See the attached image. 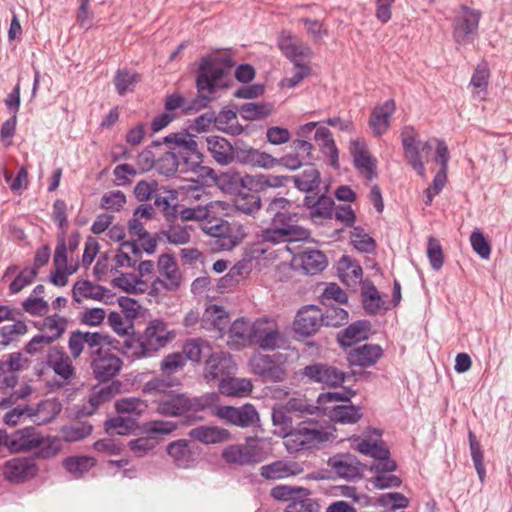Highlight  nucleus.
<instances>
[{"instance_id": "obj_5", "label": "nucleus", "mask_w": 512, "mask_h": 512, "mask_svg": "<svg viewBox=\"0 0 512 512\" xmlns=\"http://www.w3.org/2000/svg\"><path fill=\"white\" fill-rule=\"evenodd\" d=\"M217 399L215 393L189 397L183 393H169L158 401L157 412L163 416L179 417L189 412H199L211 407Z\"/></svg>"}, {"instance_id": "obj_22", "label": "nucleus", "mask_w": 512, "mask_h": 512, "mask_svg": "<svg viewBox=\"0 0 512 512\" xmlns=\"http://www.w3.org/2000/svg\"><path fill=\"white\" fill-rule=\"evenodd\" d=\"M39 443V432L33 426L24 427L8 433L6 448L12 453L35 450Z\"/></svg>"}, {"instance_id": "obj_27", "label": "nucleus", "mask_w": 512, "mask_h": 512, "mask_svg": "<svg viewBox=\"0 0 512 512\" xmlns=\"http://www.w3.org/2000/svg\"><path fill=\"white\" fill-rule=\"evenodd\" d=\"M329 465L342 478L355 479L360 478L363 470V465L353 455H341L338 458L329 460Z\"/></svg>"}, {"instance_id": "obj_52", "label": "nucleus", "mask_w": 512, "mask_h": 512, "mask_svg": "<svg viewBox=\"0 0 512 512\" xmlns=\"http://www.w3.org/2000/svg\"><path fill=\"white\" fill-rule=\"evenodd\" d=\"M112 397L113 389L110 386L93 389L88 398L89 407L84 405L83 413L86 415H92L100 404L109 401Z\"/></svg>"}, {"instance_id": "obj_25", "label": "nucleus", "mask_w": 512, "mask_h": 512, "mask_svg": "<svg viewBox=\"0 0 512 512\" xmlns=\"http://www.w3.org/2000/svg\"><path fill=\"white\" fill-rule=\"evenodd\" d=\"M36 327L41 332L40 334L50 344L59 340L66 332L68 327V319L57 313L46 316L41 322L36 324Z\"/></svg>"}, {"instance_id": "obj_36", "label": "nucleus", "mask_w": 512, "mask_h": 512, "mask_svg": "<svg viewBox=\"0 0 512 512\" xmlns=\"http://www.w3.org/2000/svg\"><path fill=\"white\" fill-rule=\"evenodd\" d=\"M30 419L38 424H46L56 418L60 412L59 405L53 400L40 401L35 406H30Z\"/></svg>"}, {"instance_id": "obj_18", "label": "nucleus", "mask_w": 512, "mask_h": 512, "mask_svg": "<svg viewBox=\"0 0 512 512\" xmlns=\"http://www.w3.org/2000/svg\"><path fill=\"white\" fill-rule=\"evenodd\" d=\"M72 359L62 347L52 346L47 350L45 363L61 379L62 383L69 384L76 377Z\"/></svg>"}, {"instance_id": "obj_32", "label": "nucleus", "mask_w": 512, "mask_h": 512, "mask_svg": "<svg viewBox=\"0 0 512 512\" xmlns=\"http://www.w3.org/2000/svg\"><path fill=\"white\" fill-rule=\"evenodd\" d=\"M341 281L347 286H356L362 280L363 270L360 264L350 256L343 255L337 265Z\"/></svg>"}, {"instance_id": "obj_34", "label": "nucleus", "mask_w": 512, "mask_h": 512, "mask_svg": "<svg viewBox=\"0 0 512 512\" xmlns=\"http://www.w3.org/2000/svg\"><path fill=\"white\" fill-rule=\"evenodd\" d=\"M167 453L173 458L176 466L189 468L194 463V457L190 448V442L186 439H179L167 446Z\"/></svg>"}, {"instance_id": "obj_53", "label": "nucleus", "mask_w": 512, "mask_h": 512, "mask_svg": "<svg viewBox=\"0 0 512 512\" xmlns=\"http://www.w3.org/2000/svg\"><path fill=\"white\" fill-rule=\"evenodd\" d=\"M235 206L237 210L251 215L260 209L261 198L255 192L239 193L235 200Z\"/></svg>"}, {"instance_id": "obj_47", "label": "nucleus", "mask_w": 512, "mask_h": 512, "mask_svg": "<svg viewBox=\"0 0 512 512\" xmlns=\"http://www.w3.org/2000/svg\"><path fill=\"white\" fill-rule=\"evenodd\" d=\"M469 446H470V454L472 461L474 463V467L478 474L479 480L481 483L485 481L486 470L483 464L484 454L481 447L480 442L476 439L475 434L469 430L468 432Z\"/></svg>"}, {"instance_id": "obj_44", "label": "nucleus", "mask_w": 512, "mask_h": 512, "mask_svg": "<svg viewBox=\"0 0 512 512\" xmlns=\"http://www.w3.org/2000/svg\"><path fill=\"white\" fill-rule=\"evenodd\" d=\"M362 417L361 408L354 405H339L331 412V419L341 424H354Z\"/></svg>"}, {"instance_id": "obj_33", "label": "nucleus", "mask_w": 512, "mask_h": 512, "mask_svg": "<svg viewBox=\"0 0 512 512\" xmlns=\"http://www.w3.org/2000/svg\"><path fill=\"white\" fill-rule=\"evenodd\" d=\"M295 187L306 193L316 192L321 183L320 172L312 164L307 165L304 170L297 174L290 176Z\"/></svg>"}, {"instance_id": "obj_10", "label": "nucleus", "mask_w": 512, "mask_h": 512, "mask_svg": "<svg viewBox=\"0 0 512 512\" xmlns=\"http://www.w3.org/2000/svg\"><path fill=\"white\" fill-rule=\"evenodd\" d=\"M300 376L306 383H317L326 387H337L344 383L346 373L333 365L315 362L301 369Z\"/></svg>"}, {"instance_id": "obj_3", "label": "nucleus", "mask_w": 512, "mask_h": 512, "mask_svg": "<svg viewBox=\"0 0 512 512\" xmlns=\"http://www.w3.org/2000/svg\"><path fill=\"white\" fill-rule=\"evenodd\" d=\"M176 337V332L170 330L161 319L151 320L142 334L138 337L126 338L123 348L133 358L151 357L160 349L166 347Z\"/></svg>"}, {"instance_id": "obj_62", "label": "nucleus", "mask_w": 512, "mask_h": 512, "mask_svg": "<svg viewBox=\"0 0 512 512\" xmlns=\"http://www.w3.org/2000/svg\"><path fill=\"white\" fill-rule=\"evenodd\" d=\"M191 226L173 225L164 232L167 240L171 244L184 245L190 242Z\"/></svg>"}, {"instance_id": "obj_39", "label": "nucleus", "mask_w": 512, "mask_h": 512, "mask_svg": "<svg viewBox=\"0 0 512 512\" xmlns=\"http://www.w3.org/2000/svg\"><path fill=\"white\" fill-rule=\"evenodd\" d=\"M304 204L310 209L312 218H331L333 215L334 201L328 196L321 195L316 200L306 196Z\"/></svg>"}, {"instance_id": "obj_59", "label": "nucleus", "mask_w": 512, "mask_h": 512, "mask_svg": "<svg viewBox=\"0 0 512 512\" xmlns=\"http://www.w3.org/2000/svg\"><path fill=\"white\" fill-rule=\"evenodd\" d=\"M362 302L365 311L370 315L376 314L384 304L374 285L362 292Z\"/></svg>"}, {"instance_id": "obj_50", "label": "nucleus", "mask_w": 512, "mask_h": 512, "mask_svg": "<svg viewBox=\"0 0 512 512\" xmlns=\"http://www.w3.org/2000/svg\"><path fill=\"white\" fill-rule=\"evenodd\" d=\"M92 429V425L89 423L77 422L70 426L63 427L61 436L65 442H76L89 436Z\"/></svg>"}, {"instance_id": "obj_21", "label": "nucleus", "mask_w": 512, "mask_h": 512, "mask_svg": "<svg viewBox=\"0 0 512 512\" xmlns=\"http://www.w3.org/2000/svg\"><path fill=\"white\" fill-rule=\"evenodd\" d=\"M322 309L315 305L301 308L294 320V331L302 336H310L323 326Z\"/></svg>"}, {"instance_id": "obj_7", "label": "nucleus", "mask_w": 512, "mask_h": 512, "mask_svg": "<svg viewBox=\"0 0 512 512\" xmlns=\"http://www.w3.org/2000/svg\"><path fill=\"white\" fill-rule=\"evenodd\" d=\"M201 230L213 238V248L219 251H230L246 237V227L239 222L229 223L222 219L206 224Z\"/></svg>"}, {"instance_id": "obj_6", "label": "nucleus", "mask_w": 512, "mask_h": 512, "mask_svg": "<svg viewBox=\"0 0 512 512\" xmlns=\"http://www.w3.org/2000/svg\"><path fill=\"white\" fill-rule=\"evenodd\" d=\"M330 433L317 421H302L284 437L288 452L309 450L329 440Z\"/></svg>"}, {"instance_id": "obj_38", "label": "nucleus", "mask_w": 512, "mask_h": 512, "mask_svg": "<svg viewBox=\"0 0 512 512\" xmlns=\"http://www.w3.org/2000/svg\"><path fill=\"white\" fill-rule=\"evenodd\" d=\"M219 391L223 395L242 397L252 391V383L248 379L234 378L232 375L222 379L218 384Z\"/></svg>"}, {"instance_id": "obj_19", "label": "nucleus", "mask_w": 512, "mask_h": 512, "mask_svg": "<svg viewBox=\"0 0 512 512\" xmlns=\"http://www.w3.org/2000/svg\"><path fill=\"white\" fill-rule=\"evenodd\" d=\"M278 48L293 64L303 63L313 55L312 49L291 31L283 30L277 38Z\"/></svg>"}, {"instance_id": "obj_23", "label": "nucleus", "mask_w": 512, "mask_h": 512, "mask_svg": "<svg viewBox=\"0 0 512 512\" xmlns=\"http://www.w3.org/2000/svg\"><path fill=\"white\" fill-rule=\"evenodd\" d=\"M38 472V467L33 459L27 457H18L8 460L4 464L3 473L5 477L15 483H21L34 477Z\"/></svg>"}, {"instance_id": "obj_57", "label": "nucleus", "mask_w": 512, "mask_h": 512, "mask_svg": "<svg viewBox=\"0 0 512 512\" xmlns=\"http://www.w3.org/2000/svg\"><path fill=\"white\" fill-rule=\"evenodd\" d=\"M366 325L363 322L350 324L342 333L339 342L342 346H351L355 342L366 337Z\"/></svg>"}, {"instance_id": "obj_26", "label": "nucleus", "mask_w": 512, "mask_h": 512, "mask_svg": "<svg viewBox=\"0 0 512 512\" xmlns=\"http://www.w3.org/2000/svg\"><path fill=\"white\" fill-rule=\"evenodd\" d=\"M394 111L395 103L392 99L374 108L369 119V126L375 136H381L388 130Z\"/></svg>"}, {"instance_id": "obj_61", "label": "nucleus", "mask_w": 512, "mask_h": 512, "mask_svg": "<svg viewBox=\"0 0 512 512\" xmlns=\"http://www.w3.org/2000/svg\"><path fill=\"white\" fill-rule=\"evenodd\" d=\"M378 504L386 509L396 510L406 508L409 504V500L402 493L389 492L379 496Z\"/></svg>"}, {"instance_id": "obj_58", "label": "nucleus", "mask_w": 512, "mask_h": 512, "mask_svg": "<svg viewBox=\"0 0 512 512\" xmlns=\"http://www.w3.org/2000/svg\"><path fill=\"white\" fill-rule=\"evenodd\" d=\"M186 365V358L179 352L170 353L160 363V370L164 375H170L181 371Z\"/></svg>"}, {"instance_id": "obj_15", "label": "nucleus", "mask_w": 512, "mask_h": 512, "mask_svg": "<svg viewBox=\"0 0 512 512\" xmlns=\"http://www.w3.org/2000/svg\"><path fill=\"white\" fill-rule=\"evenodd\" d=\"M214 413L226 423L240 428L255 426L260 420L256 408L250 403H246L240 407L228 405L217 406Z\"/></svg>"}, {"instance_id": "obj_37", "label": "nucleus", "mask_w": 512, "mask_h": 512, "mask_svg": "<svg viewBox=\"0 0 512 512\" xmlns=\"http://www.w3.org/2000/svg\"><path fill=\"white\" fill-rule=\"evenodd\" d=\"M106 293H108V290L105 287L88 280L77 281L72 289V297L75 302H80L82 297L102 300Z\"/></svg>"}, {"instance_id": "obj_55", "label": "nucleus", "mask_w": 512, "mask_h": 512, "mask_svg": "<svg viewBox=\"0 0 512 512\" xmlns=\"http://www.w3.org/2000/svg\"><path fill=\"white\" fill-rule=\"evenodd\" d=\"M27 331V325L20 320L12 324L4 325L0 328V344L7 346L19 336L26 334Z\"/></svg>"}, {"instance_id": "obj_63", "label": "nucleus", "mask_w": 512, "mask_h": 512, "mask_svg": "<svg viewBox=\"0 0 512 512\" xmlns=\"http://www.w3.org/2000/svg\"><path fill=\"white\" fill-rule=\"evenodd\" d=\"M30 411H32L30 405H17L4 414L3 422L8 426H16L25 419H30Z\"/></svg>"}, {"instance_id": "obj_51", "label": "nucleus", "mask_w": 512, "mask_h": 512, "mask_svg": "<svg viewBox=\"0 0 512 512\" xmlns=\"http://www.w3.org/2000/svg\"><path fill=\"white\" fill-rule=\"evenodd\" d=\"M35 450L38 458L47 459L55 456L61 450V442L57 437H44L39 432V443Z\"/></svg>"}, {"instance_id": "obj_45", "label": "nucleus", "mask_w": 512, "mask_h": 512, "mask_svg": "<svg viewBox=\"0 0 512 512\" xmlns=\"http://www.w3.org/2000/svg\"><path fill=\"white\" fill-rule=\"evenodd\" d=\"M135 418L116 416L105 421L104 427L108 434L127 435L136 427Z\"/></svg>"}, {"instance_id": "obj_54", "label": "nucleus", "mask_w": 512, "mask_h": 512, "mask_svg": "<svg viewBox=\"0 0 512 512\" xmlns=\"http://www.w3.org/2000/svg\"><path fill=\"white\" fill-rule=\"evenodd\" d=\"M85 348L87 354L93 359L104 351V344L108 343L107 336L100 332L84 331Z\"/></svg>"}, {"instance_id": "obj_2", "label": "nucleus", "mask_w": 512, "mask_h": 512, "mask_svg": "<svg viewBox=\"0 0 512 512\" xmlns=\"http://www.w3.org/2000/svg\"><path fill=\"white\" fill-rule=\"evenodd\" d=\"M162 142L168 144L170 150L157 158L156 169L160 174L171 176L176 172H194L213 178V169L201 165L203 156L193 135L187 132L171 133L163 137Z\"/></svg>"}, {"instance_id": "obj_31", "label": "nucleus", "mask_w": 512, "mask_h": 512, "mask_svg": "<svg viewBox=\"0 0 512 512\" xmlns=\"http://www.w3.org/2000/svg\"><path fill=\"white\" fill-rule=\"evenodd\" d=\"M383 350L377 344H364L350 351L348 360L352 365L369 367L382 356Z\"/></svg>"}, {"instance_id": "obj_12", "label": "nucleus", "mask_w": 512, "mask_h": 512, "mask_svg": "<svg viewBox=\"0 0 512 512\" xmlns=\"http://www.w3.org/2000/svg\"><path fill=\"white\" fill-rule=\"evenodd\" d=\"M159 277L151 284L152 290L156 292L177 291L182 282L181 272L170 254H163L158 259Z\"/></svg>"}, {"instance_id": "obj_4", "label": "nucleus", "mask_w": 512, "mask_h": 512, "mask_svg": "<svg viewBox=\"0 0 512 512\" xmlns=\"http://www.w3.org/2000/svg\"><path fill=\"white\" fill-rule=\"evenodd\" d=\"M298 222L299 215L294 212L274 219L269 227L261 230L259 238L263 243L271 245L305 241L310 237V231Z\"/></svg>"}, {"instance_id": "obj_60", "label": "nucleus", "mask_w": 512, "mask_h": 512, "mask_svg": "<svg viewBox=\"0 0 512 512\" xmlns=\"http://www.w3.org/2000/svg\"><path fill=\"white\" fill-rule=\"evenodd\" d=\"M174 385L173 380L168 376H157L147 381L143 386V392L149 395H166V391Z\"/></svg>"}, {"instance_id": "obj_42", "label": "nucleus", "mask_w": 512, "mask_h": 512, "mask_svg": "<svg viewBox=\"0 0 512 512\" xmlns=\"http://www.w3.org/2000/svg\"><path fill=\"white\" fill-rule=\"evenodd\" d=\"M302 491L288 503L285 512H319V504L310 497V491L307 488Z\"/></svg>"}, {"instance_id": "obj_24", "label": "nucleus", "mask_w": 512, "mask_h": 512, "mask_svg": "<svg viewBox=\"0 0 512 512\" xmlns=\"http://www.w3.org/2000/svg\"><path fill=\"white\" fill-rule=\"evenodd\" d=\"M350 153L353 156L355 167L366 179L372 180L376 177L375 160L369 155V151L363 140H351Z\"/></svg>"}, {"instance_id": "obj_29", "label": "nucleus", "mask_w": 512, "mask_h": 512, "mask_svg": "<svg viewBox=\"0 0 512 512\" xmlns=\"http://www.w3.org/2000/svg\"><path fill=\"white\" fill-rule=\"evenodd\" d=\"M207 150L212 158L220 165L233 162L234 146L224 137L212 135L206 138Z\"/></svg>"}, {"instance_id": "obj_64", "label": "nucleus", "mask_w": 512, "mask_h": 512, "mask_svg": "<svg viewBox=\"0 0 512 512\" xmlns=\"http://www.w3.org/2000/svg\"><path fill=\"white\" fill-rule=\"evenodd\" d=\"M291 206V201L284 197L274 198L267 206L266 212L270 216L271 221H273L274 219H278L292 213L290 211Z\"/></svg>"}, {"instance_id": "obj_48", "label": "nucleus", "mask_w": 512, "mask_h": 512, "mask_svg": "<svg viewBox=\"0 0 512 512\" xmlns=\"http://www.w3.org/2000/svg\"><path fill=\"white\" fill-rule=\"evenodd\" d=\"M326 308L322 311V324L328 327H339L347 323L348 312L334 305H324Z\"/></svg>"}, {"instance_id": "obj_56", "label": "nucleus", "mask_w": 512, "mask_h": 512, "mask_svg": "<svg viewBox=\"0 0 512 512\" xmlns=\"http://www.w3.org/2000/svg\"><path fill=\"white\" fill-rule=\"evenodd\" d=\"M139 81V75L129 70H118L114 77L115 88L119 95H125Z\"/></svg>"}, {"instance_id": "obj_35", "label": "nucleus", "mask_w": 512, "mask_h": 512, "mask_svg": "<svg viewBox=\"0 0 512 512\" xmlns=\"http://www.w3.org/2000/svg\"><path fill=\"white\" fill-rule=\"evenodd\" d=\"M300 265L305 274L315 275L323 271L327 264L326 255L315 249H308L299 255Z\"/></svg>"}, {"instance_id": "obj_8", "label": "nucleus", "mask_w": 512, "mask_h": 512, "mask_svg": "<svg viewBox=\"0 0 512 512\" xmlns=\"http://www.w3.org/2000/svg\"><path fill=\"white\" fill-rule=\"evenodd\" d=\"M461 13L452 21V36L461 46L471 44L478 34L481 12L466 5L460 7Z\"/></svg>"}, {"instance_id": "obj_9", "label": "nucleus", "mask_w": 512, "mask_h": 512, "mask_svg": "<svg viewBox=\"0 0 512 512\" xmlns=\"http://www.w3.org/2000/svg\"><path fill=\"white\" fill-rule=\"evenodd\" d=\"M222 458L229 464L254 465L266 458V452L257 439H248L244 444L227 446L222 452Z\"/></svg>"}, {"instance_id": "obj_14", "label": "nucleus", "mask_w": 512, "mask_h": 512, "mask_svg": "<svg viewBox=\"0 0 512 512\" xmlns=\"http://www.w3.org/2000/svg\"><path fill=\"white\" fill-rule=\"evenodd\" d=\"M226 203L221 201H210L205 205L184 208L180 211L182 221H196L200 229L206 224H211L224 219L226 215Z\"/></svg>"}, {"instance_id": "obj_41", "label": "nucleus", "mask_w": 512, "mask_h": 512, "mask_svg": "<svg viewBox=\"0 0 512 512\" xmlns=\"http://www.w3.org/2000/svg\"><path fill=\"white\" fill-rule=\"evenodd\" d=\"M272 111V104L254 102L242 104L238 110L240 116L248 121L263 120L270 116Z\"/></svg>"}, {"instance_id": "obj_13", "label": "nucleus", "mask_w": 512, "mask_h": 512, "mask_svg": "<svg viewBox=\"0 0 512 512\" xmlns=\"http://www.w3.org/2000/svg\"><path fill=\"white\" fill-rule=\"evenodd\" d=\"M404 155L408 163L424 178L426 176L421 152L429 153L432 146L429 141L420 142L417 140L412 127H405L401 133Z\"/></svg>"}, {"instance_id": "obj_49", "label": "nucleus", "mask_w": 512, "mask_h": 512, "mask_svg": "<svg viewBox=\"0 0 512 512\" xmlns=\"http://www.w3.org/2000/svg\"><path fill=\"white\" fill-rule=\"evenodd\" d=\"M95 465V460L88 456H73L63 461L64 468L76 477L89 471Z\"/></svg>"}, {"instance_id": "obj_17", "label": "nucleus", "mask_w": 512, "mask_h": 512, "mask_svg": "<svg viewBox=\"0 0 512 512\" xmlns=\"http://www.w3.org/2000/svg\"><path fill=\"white\" fill-rule=\"evenodd\" d=\"M249 366L264 382H282L287 377L286 369L271 355L256 354L249 360Z\"/></svg>"}, {"instance_id": "obj_46", "label": "nucleus", "mask_w": 512, "mask_h": 512, "mask_svg": "<svg viewBox=\"0 0 512 512\" xmlns=\"http://www.w3.org/2000/svg\"><path fill=\"white\" fill-rule=\"evenodd\" d=\"M490 72L486 63L479 64L470 81V85L474 88V94H477L479 99H485L488 88Z\"/></svg>"}, {"instance_id": "obj_30", "label": "nucleus", "mask_w": 512, "mask_h": 512, "mask_svg": "<svg viewBox=\"0 0 512 512\" xmlns=\"http://www.w3.org/2000/svg\"><path fill=\"white\" fill-rule=\"evenodd\" d=\"M188 436L193 440L209 445L228 441L230 432L217 426L201 425L191 429Z\"/></svg>"}, {"instance_id": "obj_28", "label": "nucleus", "mask_w": 512, "mask_h": 512, "mask_svg": "<svg viewBox=\"0 0 512 512\" xmlns=\"http://www.w3.org/2000/svg\"><path fill=\"white\" fill-rule=\"evenodd\" d=\"M302 472V468L296 462L278 460L260 468V475L268 480H278L289 476H295Z\"/></svg>"}, {"instance_id": "obj_11", "label": "nucleus", "mask_w": 512, "mask_h": 512, "mask_svg": "<svg viewBox=\"0 0 512 512\" xmlns=\"http://www.w3.org/2000/svg\"><path fill=\"white\" fill-rule=\"evenodd\" d=\"M250 342L263 350H275L283 343V337L275 320L259 318L252 323Z\"/></svg>"}, {"instance_id": "obj_1", "label": "nucleus", "mask_w": 512, "mask_h": 512, "mask_svg": "<svg viewBox=\"0 0 512 512\" xmlns=\"http://www.w3.org/2000/svg\"><path fill=\"white\" fill-rule=\"evenodd\" d=\"M231 70L232 63L230 59L202 58L196 75V87L199 96L187 104L182 95L178 93L170 94L164 102L165 110L172 113L177 109H182L185 114H192L205 108L218 89L227 88L230 85L232 80Z\"/></svg>"}, {"instance_id": "obj_40", "label": "nucleus", "mask_w": 512, "mask_h": 512, "mask_svg": "<svg viewBox=\"0 0 512 512\" xmlns=\"http://www.w3.org/2000/svg\"><path fill=\"white\" fill-rule=\"evenodd\" d=\"M211 352L210 344L202 338L188 339L183 345L184 357L193 362H200L203 357H208Z\"/></svg>"}, {"instance_id": "obj_16", "label": "nucleus", "mask_w": 512, "mask_h": 512, "mask_svg": "<svg viewBox=\"0 0 512 512\" xmlns=\"http://www.w3.org/2000/svg\"><path fill=\"white\" fill-rule=\"evenodd\" d=\"M236 364L228 352H211L204 364L203 376L207 382L218 381L233 375Z\"/></svg>"}, {"instance_id": "obj_20", "label": "nucleus", "mask_w": 512, "mask_h": 512, "mask_svg": "<svg viewBox=\"0 0 512 512\" xmlns=\"http://www.w3.org/2000/svg\"><path fill=\"white\" fill-rule=\"evenodd\" d=\"M122 360L110 349L104 350L91 361V369L95 378L101 382L114 378L122 368Z\"/></svg>"}, {"instance_id": "obj_43", "label": "nucleus", "mask_w": 512, "mask_h": 512, "mask_svg": "<svg viewBox=\"0 0 512 512\" xmlns=\"http://www.w3.org/2000/svg\"><path fill=\"white\" fill-rule=\"evenodd\" d=\"M115 408L119 414H127V417L136 419L147 410L148 405L139 398H122L116 401Z\"/></svg>"}]
</instances>
